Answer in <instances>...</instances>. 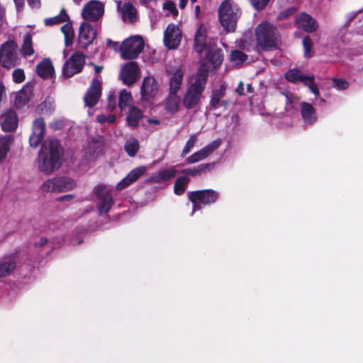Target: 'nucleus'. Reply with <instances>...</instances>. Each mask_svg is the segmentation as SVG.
Instances as JSON below:
<instances>
[{"label": "nucleus", "instance_id": "obj_61", "mask_svg": "<svg viewBox=\"0 0 363 363\" xmlns=\"http://www.w3.org/2000/svg\"><path fill=\"white\" fill-rule=\"evenodd\" d=\"M186 4H187V0H179V8L182 9H184Z\"/></svg>", "mask_w": 363, "mask_h": 363}, {"label": "nucleus", "instance_id": "obj_52", "mask_svg": "<svg viewBox=\"0 0 363 363\" xmlns=\"http://www.w3.org/2000/svg\"><path fill=\"white\" fill-rule=\"evenodd\" d=\"M269 0H250L252 6L257 10H261L264 9L268 4Z\"/></svg>", "mask_w": 363, "mask_h": 363}, {"label": "nucleus", "instance_id": "obj_7", "mask_svg": "<svg viewBox=\"0 0 363 363\" xmlns=\"http://www.w3.org/2000/svg\"><path fill=\"white\" fill-rule=\"evenodd\" d=\"M18 45L13 40H9L0 48V65L5 68H11L20 63L17 52Z\"/></svg>", "mask_w": 363, "mask_h": 363}, {"label": "nucleus", "instance_id": "obj_4", "mask_svg": "<svg viewBox=\"0 0 363 363\" xmlns=\"http://www.w3.org/2000/svg\"><path fill=\"white\" fill-rule=\"evenodd\" d=\"M241 11L238 5L231 0H225L218 9L219 21L226 32H234Z\"/></svg>", "mask_w": 363, "mask_h": 363}, {"label": "nucleus", "instance_id": "obj_34", "mask_svg": "<svg viewBox=\"0 0 363 363\" xmlns=\"http://www.w3.org/2000/svg\"><path fill=\"white\" fill-rule=\"evenodd\" d=\"M213 167V164H201L196 167L192 169H185L182 171L183 173L191 175V176H196L203 172H206L211 169Z\"/></svg>", "mask_w": 363, "mask_h": 363}, {"label": "nucleus", "instance_id": "obj_43", "mask_svg": "<svg viewBox=\"0 0 363 363\" xmlns=\"http://www.w3.org/2000/svg\"><path fill=\"white\" fill-rule=\"evenodd\" d=\"M197 136L195 134L191 135L189 140L186 141L183 150L182 152L181 156L182 157H185L187 154H189L191 150L194 148L195 146L196 143L197 142Z\"/></svg>", "mask_w": 363, "mask_h": 363}, {"label": "nucleus", "instance_id": "obj_38", "mask_svg": "<svg viewBox=\"0 0 363 363\" xmlns=\"http://www.w3.org/2000/svg\"><path fill=\"white\" fill-rule=\"evenodd\" d=\"M69 19V16L66 11L62 9L59 15L52 18H48L45 19V24L46 26H52L65 22Z\"/></svg>", "mask_w": 363, "mask_h": 363}, {"label": "nucleus", "instance_id": "obj_17", "mask_svg": "<svg viewBox=\"0 0 363 363\" xmlns=\"http://www.w3.org/2000/svg\"><path fill=\"white\" fill-rule=\"evenodd\" d=\"M117 9L118 13L123 23L127 24H134L138 21V14L137 9L130 2H117Z\"/></svg>", "mask_w": 363, "mask_h": 363}, {"label": "nucleus", "instance_id": "obj_60", "mask_svg": "<svg viewBox=\"0 0 363 363\" xmlns=\"http://www.w3.org/2000/svg\"><path fill=\"white\" fill-rule=\"evenodd\" d=\"M140 4L147 7L152 0H138Z\"/></svg>", "mask_w": 363, "mask_h": 363}, {"label": "nucleus", "instance_id": "obj_26", "mask_svg": "<svg viewBox=\"0 0 363 363\" xmlns=\"http://www.w3.org/2000/svg\"><path fill=\"white\" fill-rule=\"evenodd\" d=\"M296 25L308 33L316 30L318 27L316 20L306 13H302L296 18Z\"/></svg>", "mask_w": 363, "mask_h": 363}, {"label": "nucleus", "instance_id": "obj_31", "mask_svg": "<svg viewBox=\"0 0 363 363\" xmlns=\"http://www.w3.org/2000/svg\"><path fill=\"white\" fill-rule=\"evenodd\" d=\"M180 103L181 99L180 96L177 95V93H171L169 91V96L165 103V108L167 111L171 113L177 112Z\"/></svg>", "mask_w": 363, "mask_h": 363}, {"label": "nucleus", "instance_id": "obj_22", "mask_svg": "<svg viewBox=\"0 0 363 363\" xmlns=\"http://www.w3.org/2000/svg\"><path fill=\"white\" fill-rule=\"evenodd\" d=\"M45 124L43 118H39L34 121L33 132L29 138L30 145L33 147H38L45 137Z\"/></svg>", "mask_w": 363, "mask_h": 363}, {"label": "nucleus", "instance_id": "obj_56", "mask_svg": "<svg viewBox=\"0 0 363 363\" xmlns=\"http://www.w3.org/2000/svg\"><path fill=\"white\" fill-rule=\"evenodd\" d=\"M50 128H52L55 130H58V129L62 128V123L61 121H55V122L51 123L50 124Z\"/></svg>", "mask_w": 363, "mask_h": 363}, {"label": "nucleus", "instance_id": "obj_20", "mask_svg": "<svg viewBox=\"0 0 363 363\" xmlns=\"http://www.w3.org/2000/svg\"><path fill=\"white\" fill-rule=\"evenodd\" d=\"M18 118L16 111L13 109H8L1 113L0 117V125L4 132H13L18 127Z\"/></svg>", "mask_w": 363, "mask_h": 363}, {"label": "nucleus", "instance_id": "obj_15", "mask_svg": "<svg viewBox=\"0 0 363 363\" xmlns=\"http://www.w3.org/2000/svg\"><path fill=\"white\" fill-rule=\"evenodd\" d=\"M96 36V31L93 26L87 21L82 23L79 29L78 43L80 48H87Z\"/></svg>", "mask_w": 363, "mask_h": 363}, {"label": "nucleus", "instance_id": "obj_48", "mask_svg": "<svg viewBox=\"0 0 363 363\" xmlns=\"http://www.w3.org/2000/svg\"><path fill=\"white\" fill-rule=\"evenodd\" d=\"M13 81L16 83H21L24 81L25 79V74L24 72L21 69H16L13 72Z\"/></svg>", "mask_w": 363, "mask_h": 363}, {"label": "nucleus", "instance_id": "obj_32", "mask_svg": "<svg viewBox=\"0 0 363 363\" xmlns=\"http://www.w3.org/2000/svg\"><path fill=\"white\" fill-rule=\"evenodd\" d=\"M133 98L131 94L125 89L121 91L119 94L118 106L122 111L129 109L131 107Z\"/></svg>", "mask_w": 363, "mask_h": 363}, {"label": "nucleus", "instance_id": "obj_27", "mask_svg": "<svg viewBox=\"0 0 363 363\" xmlns=\"http://www.w3.org/2000/svg\"><path fill=\"white\" fill-rule=\"evenodd\" d=\"M206 28L204 26H201L197 30L194 38V50L197 52L200 57L206 50L209 48L206 43Z\"/></svg>", "mask_w": 363, "mask_h": 363}, {"label": "nucleus", "instance_id": "obj_41", "mask_svg": "<svg viewBox=\"0 0 363 363\" xmlns=\"http://www.w3.org/2000/svg\"><path fill=\"white\" fill-rule=\"evenodd\" d=\"M61 30L65 35L66 46L70 45L74 38V31L72 25L69 23L65 24L61 27Z\"/></svg>", "mask_w": 363, "mask_h": 363}, {"label": "nucleus", "instance_id": "obj_25", "mask_svg": "<svg viewBox=\"0 0 363 363\" xmlns=\"http://www.w3.org/2000/svg\"><path fill=\"white\" fill-rule=\"evenodd\" d=\"M146 171L147 167L145 166H140L133 169L125 177L118 183L116 189L119 190L125 189L138 180Z\"/></svg>", "mask_w": 363, "mask_h": 363}, {"label": "nucleus", "instance_id": "obj_46", "mask_svg": "<svg viewBox=\"0 0 363 363\" xmlns=\"http://www.w3.org/2000/svg\"><path fill=\"white\" fill-rule=\"evenodd\" d=\"M303 84L305 86H308L311 91L313 93L315 96H318L319 94L318 88L315 83L314 82V78L313 77L308 76L306 78H305Z\"/></svg>", "mask_w": 363, "mask_h": 363}, {"label": "nucleus", "instance_id": "obj_5", "mask_svg": "<svg viewBox=\"0 0 363 363\" xmlns=\"http://www.w3.org/2000/svg\"><path fill=\"white\" fill-rule=\"evenodd\" d=\"M145 40L140 35H131L122 41L118 47V53L123 60H133L144 50Z\"/></svg>", "mask_w": 363, "mask_h": 363}, {"label": "nucleus", "instance_id": "obj_37", "mask_svg": "<svg viewBox=\"0 0 363 363\" xmlns=\"http://www.w3.org/2000/svg\"><path fill=\"white\" fill-rule=\"evenodd\" d=\"M30 94L27 92V90L22 89L20 91L16 94L15 97L14 104L15 106L21 108L24 106L29 101Z\"/></svg>", "mask_w": 363, "mask_h": 363}, {"label": "nucleus", "instance_id": "obj_39", "mask_svg": "<svg viewBox=\"0 0 363 363\" xmlns=\"http://www.w3.org/2000/svg\"><path fill=\"white\" fill-rule=\"evenodd\" d=\"M139 149V143L137 139L131 138L125 144V150L130 157H134Z\"/></svg>", "mask_w": 363, "mask_h": 363}, {"label": "nucleus", "instance_id": "obj_18", "mask_svg": "<svg viewBox=\"0 0 363 363\" xmlns=\"http://www.w3.org/2000/svg\"><path fill=\"white\" fill-rule=\"evenodd\" d=\"M221 143L222 141L220 139H216L209 143L205 147L189 156L186 159V162L189 164H193L207 158L220 147Z\"/></svg>", "mask_w": 363, "mask_h": 363}, {"label": "nucleus", "instance_id": "obj_45", "mask_svg": "<svg viewBox=\"0 0 363 363\" xmlns=\"http://www.w3.org/2000/svg\"><path fill=\"white\" fill-rule=\"evenodd\" d=\"M302 44L304 50V57L309 58L311 57V52L313 48V42L308 35L305 36L302 40Z\"/></svg>", "mask_w": 363, "mask_h": 363}, {"label": "nucleus", "instance_id": "obj_28", "mask_svg": "<svg viewBox=\"0 0 363 363\" xmlns=\"http://www.w3.org/2000/svg\"><path fill=\"white\" fill-rule=\"evenodd\" d=\"M177 171L174 167H170L169 169H163L152 174L148 179L147 182L150 183H159L162 181H167L173 178Z\"/></svg>", "mask_w": 363, "mask_h": 363}, {"label": "nucleus", "instance_id": "obj_2", "mask_svg": "<svg viewBox=\"0 0 363 363\" xmlns=\"http://www.w3.org/2000/svg\"><path fill=\"white\" fill-rule=\"evenodd\" d=\"M208 79V68L205 65L199 67L194 82L189 86L183 98V104L188 108H195L204 91Z\"/></svg>", "mask_w": 363, "mask_h": 363}, {"label": "nucleus", "instance_id": "obj_14", "mask_svg": "<svg viewBox=\"0 0 363 363\" xmlns=\"http://www.w3.org/2000/svg\"><path fill=\"white\" fill-rule=\"evenodd\" d=\"M201 57V65H206L208 68V72L210 69L213 70L217 68L223 62V55L221 50L214 46H209V48L206 50Z\"/></svg>", "mask_w": 363, "mask_h": 363}, {"label": "nucleus", "instance_id": "obj_21", "mask_svg": "<svg viewBox=\"0 0 363 363\" xmlns=\"http://www.w3.org/2000/svg\"><path fill=\"white\" fill-rule=\"evenodd\" d=\"M158 90L156 79L152 76L145 77L140 86V94L143 100L149 101L155 97Z\"/></svg>", "mask_w": 363, "mask_h": 363}, {"label": "nucleus", "instance_id": "obj_44", "mask_svg": "<svg viewBox=\"0 0 363 363\" xmlns=\"http://www.w3.org/2000/svg\"><path fill=\"white\" fill-rule=\"evenodd\" d=\"M247 58V55L240 50H233L230 55L231 62L235 65L244 62Z\"/></svg>", "mask_w": 363, "mask_h": 363}, {"label": "nucleus", "instance_id": "obj_35", "mask_svg": "<svg viewBox=\"0 0 363 363\" xmlns=\"http://www.w3.org/2000/svg\"><path fill=\"white\" fill-rule=\"evenodd\" d=\"M12 142L13 138L10 135L0 138V162L6 157Z\"/></svg>", "mask_w": 363, "mask_h": 363}, {"label": "nucleus", "instance_id": "obj_50", "mask_svg": "<svg viewBox=\"0 0 363 363\" xmlns=\"http://www.w3.org/2000/svg\"><path fill=\"white\" fill-rule=\"evenodd\" d=\"M333 81L334 82L335 86L340 90H345L348 88V83L343 79L334 78L333 79Z\"/></svg>", "mask_w": 363, "mask_h": 363}, {"label": "nucleus", "instance_id": "obj_40", "mask_svg": "<svg viewBox=\"0 0 363 363\" xmlns=\"http://www.w3.org/2000/svg\"><path fill=\"white\" fill-rule=\"evenodd\" d=\"M189 182V179L186 177H178L174 184V193L177 195L182 194L185 191Z\"/></svg>", "mask_w": 363, "mask_h": 363}, {"label": "nucleus", "instance_id": "obj_59", "mask_svg": "<svg viewBox=\"0 0 363 363\" xmlns=\"http://www.w3.org/2000/svg\"><path fill=\"white\" fill-rule=\"evenodd\" d=\"M15 2L17 10H20L24 5V0H13Z\"/></svg>", "mask_w": 363, "mask_h": 363}, {"label": "nucleus", "instance_id": "obj_12", "mask_svg": "<svg viewBox=\"0 0 363 363\" xmlns=\"http://www.w3.org/2000/svg\"><path fill=\"white\" fill-rule=\"evenodd\" d=\"M94 193L99 200L98 210L99 213H106L113 205L111 189L106 186L100 184L94 189Z\"/></svg>", "mask_w": 363, "mask_h": 363}, {"label": "nucleus", "instance_id": "obj_30", "mask_svg": "<svg viewBox=\"0 0 363 363\" xmlns=\"http://www.w3.org/2000/svg\"><path fill=\"white\" fill-rule=\"evenodd\" d=\"M143 114L140 109L135 106H131L128 109V113L126 117V121L129 126L136 127L140 119L143 118Z\"/></svg>", "mask_w": 363, "mask_h": 363}, {"label": "nucleus", "instance_id": "obj_33", "mask_svg": "<svg viewBox=\"0 0 363 363\" xmlns=\"http://www.w3.org/2000/svg\"><path fill=\"white\" fill-rule=\"evenodd\" d=\"M307 77V75H304L300 70L296 69H289L286 73V79L289 82L292 83H297L299 82L303 83V82L305 81V78H306Z\"/></svg>", "mask_w": 363, "mask_h": 363}, {"label": "nucleus", "instance_id": "obj_58", "mask_svg": "<svg viewBox=\"0 0 363 363\" xmlns=\"http://www.w3.org/2000/svg\"><path fill=\"white\" fill-rule=\"evenodd\" d=\"M235 91L239 94V95H243L244 94V86H243V83L242 82H240L238 86V87L236 88L235 89Z\"/></svg>", "mask_w": 363, "mask_h": 363}, {"label": "nucleus", "instance_id": "obj_55", "mask_svg": "<svg viewBox=\"0 0 363 363\" xmlns=\"http://www.w3.org/2000/svg\"><path fill=\"white\" fill-rule=\"evenodd\" d=\"M28 5L33 9H39L40 7V0H27Z\"/></svg>", "mask_w": 363, "mask_h": 363}, {"label": "nucleus", "instance_id": "obj_29", "mask_svg": "<svg viewBox=\"0 0 363 363\" xmlns=\"http://www.w3.org/2000/svg\"><path fill=\"white\" fill-rule=\"evenodd\" d=\"M37 74L42 78L47 79L52 77L55 74V69L50 60L45 59L36 66Z\"/></svg>", "mask_w": 363, "mask_h": 363}, {"label": "nucleus", "instance_id": "obj_63", "mask_svg": "<svg viewBox=\"0 0 363 363\" xmlns=\"http://www.w3.org/2000/svg\"><path fill=\"white\" fill-rule=\"evenodd\" d=\"M247 91L248 93H252V92H253V88H252V85H251L250 84H248L247 85Z\"/></svg>", "mask_w": 363, "mask_h": 363}, {"label": "nucleus", "instance_id": "obj_49", "mask_svg": "<svg viewBox=\"0 0 363 363\" xmlns=\"http://www.w3.org/2000/svg\"><path fill=\"white\" fill-rule=\"evenodd\" d=\"M96 121L99 123H104L108 122V123L111 124L113 123V115L111 113H109L108 116L105 114H101L97 116Z\"/></svg>", "mask_w": 363, "mask_h": 363}, {"label": "nucleus", "instance_id": "obj_24", "mask_svg": "<svg viewBox=\"0 0 363 363\" xmlns=\"http://www.w3.org/2000/svg\"><path fill=\"white\" fill-rule=\"evenodd\" d=\"M301 118L306 125L314 124L318 120L315 108L309 103L303 101L299 105Z\"/></svg>", "mask_w": 363, "mask_h": 363}, {"label": "nucleus", "instance_id": "obj_13", "mask_svg": "<svg viewBox=\"0 0 363 363\" xmlns=\"http://www.w3.org/2000/svg\"><path fill=\"white\" fill-rule=\"evenodd\" d=\"M104 13L103 3L96 0L89 1L82 10V16L86 21H97L103 16Z\"/></svg>", "mask_w": 363, "mask_h": 363}, {"label": "nucleus", "instance_id": "obj_62", "mask_svg": "<svg viewBox=\"0 0 363 363\" xmlns=\"http://www.w3.org/2000/svg\"><path fill=\"white\" fill-rule=\"evenodd\" d=\"M103 69L102 66L94 65V70L96 73H99Z\"/></svg>", "mask_w": 363, "mask_h": 363}, {"label": "nucleus", "instance_id": "obj_9", "mask_svg": "<svg viewBox=\"0 0 363 363\" xmlns=\"http://www.w3.org/2000/svg\"><path fill=\"white\" fill-rule=\"evenodd\" d=\"M141 76V69L137 62L130 61L125 63L118 74V79L126 86L134 84Z\"/></svg>", "mask_w": 363, "mask_h": 363}, {"label": "nucleus", "instance_id": "obj_11", "mask_svg": "<svg viewBox=\"0 0 363 363\" xmlns=\"http://www.w3.org/2000/svg\"><path fill=\"white\" fill-rule=\"evenodd\" d=\"M166 72L169 79V91L171 93H177L184 77L182 65L176 62L169 63L167 65Z\"/></svg>", "mask_w": 363, "mask_h": 363}, {"label": "nucleus", "instance_id": "obj_6", "mask_svg": "<svg viewBox=\"0 0 363 363\" xmlns=\"http://www.w3.org/2000/svg\"><path fill=\"white\" fill-rule=\"evenodd\" d=\"M76 186L77 183L73 179L56 177L45 181L40 188L45 192L62 193L73 190Z\"/></svg>", "mask_w": 363, "mask_h": 363}, {"label": "nucleus", "instance_id": "obj_54", "mask_svg": "<svg viewBox=\"0 0 363 363\" xmlns=\"http://www.w3.org/2000/svg\"><path fill=\"white\" fill-rule=\"evenodd\" d=\"M74 199V195L72 194H67L64 196H61L57 199V201L60 202H70Z\"/></svg>", "mask_w": 363, "mask_h": 363}, {"label": "nucleus", "instance_id": "obj_23", "mask_svg": "<svg viewBox=\"0 0 363 363\" xmlns=\"http://www.w3.org/2000/svg\"><path fill=\"white\" fill-rule=\"evenodd\" d=\"M105 145L102 138L92 140L89 143L85 152V157L88 161H93L104 153Z\"/></svg>", "mask_w": 363, "mask_h": 363}, {"label": "nucleus", "instance_id": "obj_47", "mask_svg": "<svg viewBox=\"0 0 363 363\" xmlns=\"http://www.w3.org/2000/svg\"><path fill=\"white\" fill-rule=\"evenodd\" d=\"M163 9L168 11V15L175 16L178 14V11L177 9L176 5L172 1L167 0V1H165L163 4Z\"/></svg>", "mask_w": 363, "mask_h": 363}, {"label": "nucleus", "instance_id": "obj_19", "mask_svg": "<svg viewBox=\"0 0 363 363\" xmlns=\"http://www.w3.org/2000/svg\"><path fill=\"white\" fill-rule=\"evenodd\" d=\"M101 95V82L95 77L92 79L91 85L84 96V101L86 106L90 108L94 106L99 100Z\"/></svg>", "mask_w": 363, "mask_h": 363}, {"label": "nucleus", "instance_id": "obj_10", "mask_svg": "<svg viewBox=\"0 0 363 363\" xmlns=\"http://www.w3.org/2000/svg\"><path fill=\"white\" fill-rule=\"evenodd\" d=\"M84 64L85 56L82 52H75L63 65V76L66 78H69L81 72Z\"/></svg>", "mask_w": 363, "mask_h": 363}, {"label": "nucleus", "instance_id": "obj_64", "mask_svg": "<svg viewBox=\"0 0 363 363\" xmlns=\"http://www.w3.org/2000/svg\"><path fill=\"white\" fill-rule=\"evenodd\" d=\"M199 11H200V6H196L195 7V12H196V14L198 16L199 13Z\"/></svg>", "mask_w": 363, "mask_h": 363}, {"label": "nucleus", "instance_id": "obj_36", "mask_svg": "<svg viewBox=\"0 0 363 363\" xmlns=\"http://www.w3.org/2000/svg\"><path fill=\"white\" fill-rule=\"evenodd\" d=\"M21 52L24 56H30L34 53L33 48L32 37L30 33H26L23 37V43Z\"/></svg>", "mask_w": 363, "mask_h": 363}, {"label": "nucleus", "instance_id": "obj_8", "mask_svg": "<svg viewBox=\"0 0 363 363\" xmlns=\"http://www.w3.org/2000/svg\"><path fill=\"white\" fill-rule=\"evenodd\" d=\"M188 197L193 203L192 216L196 211L201 209L202 205L215 203L218 198V193L211 189L190 191L188 193Z\"/></svg>", "mask_w": 363, "mask_h": 363}, {"label": "nucleus", "instance_id": "obj_3", "mask_svg": "<svg viewBox=\"0 0 363 363\" xmlns=\"http://www.w3.org/2000/svg\"><path fill=\"white\" fill-rule=\"evenodd\" d=\"M255 36L257 45L264 50L277 48L281 43L277 28L268 22H262L257 26Z\"/></svg>", "mask_w": 363, "mask_h": 363}, {"label": "nucleus", "instance_id": "obj_51", "mask_svg": "<svg viewBox=\"0 0 363 363\" xmlns=\"http://www.w3.org/2000/svg\"><path fill=\"white\" fill-rule=\"evenodd\" d=\"M296 9L295 7L294 6H291V7H289V8H287L286 9L282 11L279 14V19H283V18H286L291 15H293L295 12H296Z\"/></svg>", "mask_w": 363, "mask_h": 363}, {"label": "nucleus", "instance_id": "obj_57", "mask_svg": "<svg viewBox=\"0 0 363 363\" xmlns=\"http://www.w3.org/2000/svg\"><path fill=\"white\" fill-rule=\"evenodd\" d=\"M48 242V239L45 237L40 238V240L35 242V246L36 247H42L45 245Z\"/></svg>", "mask_w": 363, "mask_h": 363}, {"label": "nucleus", "instance_id": "obj_16", "mask_svg": "<svg viewBox=\"0 0 363 363\" xmlns=\"http://www.w3.org/2000/svg\"><path fill=\"white\" fill-rule=\"evenodd\" d=\"M182 31L178 26L169 24L164 33V43L169 49H175L180 44Z\"/></svg>", "mask_w": 363, "mask_h": 363}, {"label": "nucleus", "instance_id": "obj_53", "mask_svg": "<svg viewBox=\"0 0 363 363\" xmlns=\"http://www.w3.org/2000/svg\"><path fill=\"white\" fill-rule=\"evenodd\" d=\"M219 105L220 96L218 95L213 94L210 101L211 109H216Z\"/></svg>", "mask_w": 363, "mask_h": 363}, {"label": "nucleus", "instance_id": "obj_1", "mask_svg": "<svg viewBox=\"0 0 363 363\" xmlns=\"http://www.w3.org/2000/svg\"><path fill=\"white\" fill-rule=\"evenodd\" d=\"M63 150L57 139H48L42 145L37 159L40 172L49 175L61 165Z\"/></svg>", "mask_w": 363, "mask_h": 363}, {"label": "nucleus", "instance_id": "obj_42", "mask_svg": "<svg viewBox=\"0 0 363 363\" xmlns=\"http://www.w3.org/2000/svg\"><path fill=\"white\" fill-rule=\"evenodd\" d=\"M14 262H6L0 264V277L9 275L16 268Z\"/></svg>", "mask_w": 363, "mask_h": 363}]
</instances>
